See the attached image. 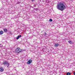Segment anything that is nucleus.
<instances>
[{
	"mask_svg": "<svg viewBox=\"0 0 75 75\" xmlns=\"http://www.w3.org/2000/svg\"><path fill=\"white\" fill-rule=\"evenodd\" d=\"M3 65H8L7 67H9V63H8V62L7 61H6V60H4L3 61V62L2 64Z\"/></svg>",
	"mask_w": 75,
	"mask_h": 75,
	"instance_id": "7ed1b4c3",
	"label": "nucleus"
},
{
	"mask_svg": "<svg viewBox=\"0 0 75 75\" xmlns=\"http://www.w3.org/2000/svg\"><path fill=\"white\" fill-rule=\"evenodd\" d=\"M44 35H47V34L46 33H44Z\"/></svg>",
	"mask_w": 75,
	"mask_h": 75,
	"instance_id": "ddd939ff",
	"label": "nucleus"
},
{
	"mask_svg": "<svg viewBox=\"0 0 75 75\" xmlns=\"http://www.w3.org/2000/svg\"><path fill=\"white\" fill-rule=\"evenodd\" d=\"M59 45V44H55V47H58Z\"/></svg>",
	"mask_w": 75,
	"mask_h": 75,
	"instance_id": "9d476101",
	"label": "nucleus"
},
{
	"mask_svg": "<svg viewBox=\"0 0 75 75\" xmlns=\"http://www.w3.org/2000/svg\"><path fill=\"white\" fill-rule=\"evenodd\" d=\"M49 1L48 2H47V3H49Z\"/></svg>",
	"mask_w": 75,
	"mask_h": 75,
	"instance_id": "6ab92c4d",
	"label": "nucleus"
},
{
	"mask_svg": "<svg viewBox=\"0 0 75 75\" xmlns=\"http://www.w3.org/2000/svg\"><path fill=\"white\" fill-rule=\"evenodd\" d=\"M35 10H38V9H37V8H34Z\"/></svg>",
	"mask_w": 75,
	"mask_h": 75,
	"instance_id": "4468645a",
	"label": "nucleus"
},
{
	"mask_svg": "<svg viewBox=\"0 0 75 75\" xmlns=\"http://www.w3.org/2000/svg\"><path fill=\"white\" fill-rule=\"evenodd\" d=\"M3 71H4V69H3V68H0V71L1 72H3Z\"/></svg>",
	"mask_w": 75,
	"mask_h": 75,
	"instance_id": "6e6552de",
	"label": "nucleus"
},
{
	"mask_svg": "<svg viewBox=\"0 0 75 75\" xmlns=\"http://www.w3.org/2000/svg\"><path fill=\"white\" fill-rule=\"evenodd\" d=\"M17 3H18V4H20V2H18Z\"/></svg>",
	"mask_w": 75,
	"mask_h": 75,
	"instance_id": "2eb2a0df",
	"label": "nucleus"
},
{
	"mask_svg": "<svg viewBox=\"0 0 75 75\" xmlns=\"http://www.w3.org/2000/svg\"><path fill=\"white\" fill-rule=\"evenodd\" d=\"M74 75H75V72H74Z\"/></svg>",
	"mask_w": 75,
	"mask_h": 75,
	"instance_id": "a211bd4d",
	"label": "nucleus"
},
{
	"mask_svg": "<svg viewBox=\"0 0 75 75\" xmlns=\"http://www.w3.org/2000/svg\"><path fill=\"white\" fill-rule=\"evenodd\" d=\"M2 47V45H0V47Z\"/></svg>",
	"mask_w": 75,
	"mask_h": 75,
	"instance_id": "dca6fc26",
	"label": "nucleus"
},
{
	"mask_svg": "<svg viewBox=\"0 0 75 75\" xmlns=\"http://www.w3.org/2000/svg\"><path fill=\"white\" fill-rule=\"evenodd\" d=\"M57 9L61 11L64 10L65 8H66L64 4L62 2L58 3L57 4Z\"/></svg>",
	"mask_w": 75,
	"mask_h": 75,
	"instance_id": "f257e3e1",
	"label": "nucleus"
},
{
	"mask_svg": "<svg viewBox=\"0 0 75 75\" xmlns=\"http://www.w3.org/2000/svg\"><path fill=\"white\" fill-rule=\"evenodd\" d=\"M20 37H21V35H20L18 36V37L16 38L17 40H18L19 39V38H20Z\"/></svg>",
	"mask_w": 75,
	"mask_h": 75,
	"instance_id": "0eeeda50",
	"label": "nucleus"
},
{
	"mask_svg": "<svg viewBox=\"0 0 75 75\" xmlns=\"http://www.w3.org/2000/svg\"><path fill=\"white\" fill-rule=\"evenodd\" d=\"M49 21L50 22H51V21H52V19H50L49 20Z\"/></svg>",
	"mask_w": 75,
	"mask_h": 75,
	"instance_id": "f8f14e48",
	"label": "nucleus"
},
{
	"mask_svg": "<svg viewBox=\"0 0 75 75\" xmlns=\"http://www.w3.org/2000/svg\"><path fill=\"white\" fill-rule=\"evenodd\" d=\"M33 60L31 59L29 60L27 62L28 64H30L31 62H32Z\"/></svg>",
	"mask_w": 75,
	"mask_h": 75,
	"instance_id": "20e7f679",
	"label": "nucleus"
},
{
	"mask_svg": "<svg viewBox=\"0 0 75 75\" xmlns=\"http://www.w3.org/2000/svg\"><path fill=\"white\" fill-rule=\"evenodd\" d=\"M3 33H4L3 31L2 30L0 31V34H3Z\"/></svg>",
	"mask_w": 75,
	"mask_h": 75,
	"instance_id": "1a4fd4ad",
	"label": "nucleus"
},
{
	"mask_svg": "<svg viewBox=\"0 0 75 75\" xmlns=\"http://www.w3.org/2000/svg\"><path fill=\"white\" fill-rule=\"evenodd\" d=\"M32 1H34V0H32Z\"/></svg>",
	"mask_w": 75,
	"mask_h": 75,
	"instance_id": "f3484780",
	"label": "nucleus"
},
{
	"mask_svg": "<svg viewBox=\"0 0 75 75\" xmlns=\"http://www.w3.org/2000/svg\"><path fill=\"white\" fill-rule=\"evenodd\" d=\"M67 75H71V73L70 72H67Z\"/></svg>",
	"mask_w": 75,
	"mask_h": 75,
	"instance_id": "9b49d317",
	"label": "nucleus"
},
{
	"mask_svg": "<svg viewBox=\"0 0 75 75\" xmlns=\"http://www.w3.org/2000/svg\"><path fill=\"white\" fill-rule=\"evenodd\" d=\"M22 51L21 49L19 48H18L16 50V53H17V54L20 53V52H21Z\"/></svg>",
	"mask_w": 75,
	"mask_h": 75,
	"instance_id": "f03ea898",
	"label": "nucleus"
},
{
	"mask_svg": "<svg viewBox=\"0 0 75 75\" xmlns=\"http://www.w3.org/2000/svg\"><path fill=\"white\" fill-rule=\"evenodd\" d=\"M68 42L69 43V44H74V42L71 40L68 41Z\"/></svg>",
	"mask_w": 75,
	"mask_h": 75,
	"instance_id": "423d86ee",
	"label": "nucleus"
},
{
	"mask_svg": "<svg viewBox=\"0 0 75 75\" xmlns=\"http://www.w3.org/2000/svg\"><path fill=\"white\" fill-rule=\"evenodd\" d=\"M4 30L5 33H7V29L6 28H4Z\"/></svg>",
	"mask_w": 75,
	"mask_h": 75,
	"instance_id": "39448f33",
	"label": "nucleus"
}]
</instances>
